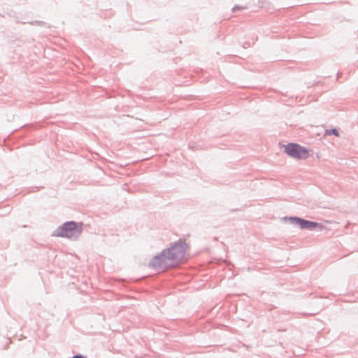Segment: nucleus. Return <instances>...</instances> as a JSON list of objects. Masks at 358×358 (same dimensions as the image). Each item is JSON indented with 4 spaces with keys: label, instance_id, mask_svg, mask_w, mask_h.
I'll use <instances>...</instances> for the list:
<instances>
[{
    "label": "nucleus",
    "instance_id": "nucleus-8",
    "mask_svg": "<svg viewBox=\"0 0 358 358\" xmlns=\"http://www.w3.org/2000/svg\"><path fill=\"white\" fill-rule=\"evenodd\" d=\"M72 358H87L85 356H84L82 354L78 353L72 357Z\"/></svg>",
    "mask_w": 358,
    "mask_h": 358
},
{
    "label": "nucleus",
    "instance_id": "nucleus-7",
    "mask_svg": "<svg viewBox=\"0 0 358 358\" xmlns=\"http://www.w3.org/2000/svg\"><path fill=\"white\" fill-rule=\"evenodd\" d=\"M246 7L245 6H239V5H236L234 6L232 8H231V11L233 13H236V12H238V11H241V10H243L244 9H245Z\"/></svg>",
    "mask_w": 358,
    "mask_h": 358
},
{
    "label": "nucleus",
    "instance_id": "nucleus-5",
    "mask_svg": "<svg viewBox=\"0 0 358 358\" xmlns=\"http://www.w3.org/2000/svg\"><path fill=\"white\" fill-rule=\"evenodd\" d=\"M8 15L9 17L13 18L16 23H22V24H30L32 25H41L43 24V22L34 20V21H30L27 19V17H23L22 14L21 13H17L14 11H10L8 13Z\"/></svg>",
    "mask_w": 358,
    "mask_h": 358
},
{
    "label": "nucleus",
    "instance_id": "nucleus-1",
    "mask_svg": "<svg viewBox=\"0 0 358 358\" xmlns=\"http://www.w3.org/2000/svg\"><path fill=\"white\" fill-rule=\"evenodd\" d=\"M189 245L182 238L171 243L169 246L155 255L149 262V266L155 270H167L176 266L185 257Z\"/></svg>",
    "mask_w": 358,
    "mask_h": 358
},
{
    "label": "nucleus",
    "instance_id": "nucleus-4",
    "mask_svg": "<svg viewBox=\"0 0 358 358\" xmlns=\"http://www.w3.org/2000/svg\"><path fill=\"white\" fill-rule=\"evenodd\" d=\"M311 150L297 143L290 142L284 145V152L289 157L297 160L306 159Z\"/></svg>",
    "mask_w": 358,
    "mask_h": 358
},
{
    "label": "nucleus",
    "instance_id": "nucleus-3",
    "mask_svg": "<svg viewBox=\"0 0 358 358\" xmlns=\"http://www.w3.org/2000/svg\"><path fill=\"white\" fill-rule=\"evenodd\" d=\"M282 220L298 227L300 229L322 231L324 229V226L320 222L308 220L299 216H284Z\"/></svg>",
    "mask_w": 358,
    "mask_h": 358
},
{
    "label": "nucleus",
    "instance_id": "nucleus-6",
    "mask_svg": "<svg viewBox=\"0 0 358 358\" xmlns=\"http://www.w3.org/2000/svg\"><path fill=\"white\" fill-rule=\"evenodd\" d=\"M324 135L339 136V131L338 129L336 127L327 129L324 130Z\"/></svg>",
    "mask_w": 358,
    "mask_h": 358
},
{
    "label": "nucleus",
    "instance_id": "nucleus-2",
    "mask_svg": "<svg viewBox=\"0 0 358 358\" xmlns=\"http://www.w3.org/2000/svg\"><path fill=\"white\" fill-rule=\"evenodd\" d=\"M83 231V224L73 220L66 221L59 225L52 234V236L77 240Z\"/></svg>",
    "mask_w": 358,
    "mask_h": 358
}]
</instances>
